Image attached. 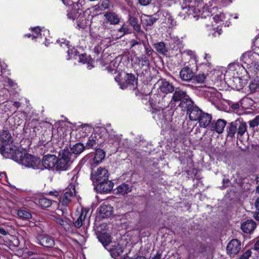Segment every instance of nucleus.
<instances>
[{
  "label": "nucleus",
  "instance_id": "nucleus-1",
  "mask_svg": "<svg viewBox=\"0 0 259 259\" xmlns=\"http://www.w3.org/2000/svg\"><path fill=\"white\" fill-rule=\"evenodd\" d=\"M228 69L234 72V76L229 80L230 86L233 90H241L245 84V81L241 78L242 75L246 72L245 67L239 63H233L229 65Z\"/></svg>",
  "mask_w": 259,
  "mask_h": 259
},
{
  "label": "nucleus",
  "instance_id": "nucleus-2",
  "mask_svg": "<svg viewBox=\"0 0 259 259\" xmlns=\"http://www.w3.org/2000/svg\"><path fill=\"white\" fill-rule=\"evenodd\" d=\"M75 157L68 149L61 150L57 157L56 170L65 171L68 169Z\"/></svg>",
  "mask_w": 259,
  "mask_h": 259
},
{
  "label": "nucleus",
  "instance_id": "nucleus-3",
  "mask_svg": "<svg viewBox=\"0 0 259 259\" xmlns=\"http://www.w3.org/2000/svg\"><path fill=\"white\" fill-rule=\"evenodd\" d=\"M0 151L2 155L6 158H11L20 164L26 153L25 151L17 149L14 145L1 147Z\"/></svg>",
  "mask_w": 259,
  "mask_h": 259
},
{
  "label": "nucleus",
  "instance_id": "nucleus-4",
  "mask_svg": "<svg viewBox=\"0 0 259 259\" xmlns=\"http://www.w3.org/2000/svg\"><path fill=\"white\" fill-rule=\"evenodd\" d=\"M153 104L155 108L158 110H163L167 108L171 102V97L161 94L153 95Z\"/></svg>",
  "mask_w": 259,
  "mask_h": 259
},
{
  "label": "nucleus",
  "instance_id": "nucleus-5",
  "mask_svg": "<svg viewBox=\"0 0 259 259\" xmlns=\"http://www.w3.org/2000/svg\"><path fill=\"white\" fill-rule=\"evenodd\" d=\"M75 196V185L73 182L70 183L66 188L65 192L60 197L59 201L64 206H67Z\"/></svg>",
  "mask_w": 259,
  "mask_h": 259
},
{
  "label": "nucleus",
  "instance_id": "nucleus-6",
  "mask_svg": "<svg viewBox=\"0 0 259 259\" xmlns=\"http://www.w3.org/2000/svg\"><path fill=\"white\" fill-rule=\"evenodd\" d=\"M104 17H105L104 20L101 24V29H107L108 23L111 25L118 24L120 20L119 16L113 12H107L104 14Z\"/></svg>",
  "mask_w": 259,
  "mask_h": 259
},
{
  "label": "nucleus",
  "instance_id": "nucleus-7",
  "mask_svg": "<svg viewBox=\"0 0 259 259\" xmlns=\"http://www.w3.org/2000/svg\"><path fill=\"white\" fill-rule=\"evenodd\" d=\"M91 178L94 183H98L108 179L109 173L106 168L100 167L96 171H92Z\"/></svg>",
  "mask_w": 259,
  "mask_h": 259
},
{
  "label": "nucleus",
  "instance_id": "nucleus-8",
  "mask_svg": "<svg viewBox=\"0 0 259 259\" xmlns=\"http://www.w3.org/2000/svg\"><path fill=\"white\" fill-rule=\"evenodd\" d=\"M40 163L39 158L35 157L33 155L26 153L21 164L28 167H32L34 169L38 168V165Z\"/></svg>",
  "mask_w": 259,
  "mask_h": 259
},
{
  "label": "nucleus",
  "instance_id": "nucleus-9",
  "mask_svg": "<svg viewBox=\"0 0 259 259\" xmlns=\"http://www.w3.org/2000/svg\"><path fill=\"white\" fill-rule=\"evenodd\" d=\"M241 249V242L238 239H232L228 243L226 247L227 252L231 256L237 254Z\"/></svg>",
  "mask_w": 259,
  "mask_h": 259
},
{
  "label": "nucleus",
  "instance_id": "nucleus-10",
  "mask_svg": "<svg viewBox=\"0 0 259 259\" xmlns=\"http://www.w3.org/2000/svg\"><path fill=\"white\" fill-rule=\"evenodd\" d=\"M57 157L55 155L48 154L44 156L42 164L46 168H54L56 170Z\"/></svg>",
  "mask_w": 259,
  "mask_h": 259
},
{
  "label": "nucleus",
  "instance_id": "nucleus-11",
  "mask_svg": "<svg viewBox=\"0 0 259 259\" xmlns=\"http://www.w3.org/2000/svg\"><path fill=\"white\" fill-rule=\"evenodd\" d=\"M124 82H120L119 84L122 89H125L128 85H136L138 83V79L135 75L132 73H127L124 76Z\"/></svg>",
  "mask_w": 259,
  "mask_h": 259
},
{
  "label": "nucleus",
  "instance_id": "nucleus-12",
  "mask_svg": "<svg viewBox=\"0 0 259 259\" xmlns=\"http://www.w3.org/2000/svg\"><path fill=\"white\" fill-rule=\"evenodd\" d=\"M114 184L108 179L97 183V189L101 193H107L113 189Z\"/></svg>",
  "mask_w": 259,
  "mask_h": 259
},
{
  "label": "nucleus",
  "instance_id": "nucleus-13",
  "mask_svg": "<svg viewBox=\"0 0 259 259\" xmlns=\"http://www.w3.org/2000/svg\"><path fill=\"white\" fill-rule=\"evenodd\" d=\"M159 90L162 93L167 94L173 92L175 91V87L171 83L165 79H162L159 85Z\"/></svg>",
  "mask_w": 259,
  "mask_h": 259
},
{
  "label": "nucleus",
  "instance_id": "nucleus-14",
  "mask_svg": "<svg viewBox=\"0 0 259 259\" xmlns=\"http://www.w3.org/2000/svg\"><path fill=\"white\" fill-rule=\"evenodd\" d=\"M135 64L137 65L139 68L142 69L148 68L150 65V61L145 55L142 54L139 57L135 58Z\"/></svg>",
  "mask_w": 259,
  "mask_h": 259
},
{
  "label": "nucleus",
  "instance_id": "nucleus-15",
  "mask_svg": "<svg viewBox=\"0 0 259 259\" xmlns=\"http://www.w3.org/2000/svg\"><path fill=\"white\" fill-rule=\"evenodd\" d=\"M0 140L3 144L2 147L4 146H13L12 137L10 132L7 130L3 131L0 134Z\"/></svg>",
  "mask_w": 259,
  "mask_h": 259
},
{
  "label": "nucleus",
  "instance_id": "nucleus-16",
  "mask_svg": "<svg viewBox=\"0 0 259 259\" xmlns=\"http://www.w3.org/2000/svg\"><path fill=\"white\" fill-rule=\"evenodd\" d=\"M194 76V73L191 68L188 67L183 68L180 72V76L182 80L190 81Z\"/></svg>",
  "mask_w": 259,
  "mask_h": 259
},
{
  "label": "nucleus",
  "instance_id": "nucleus-17",
  "mask_svg": "<svg viewBox=\"0 0 259 259\" xmlns=\"http://www.w3.org/2000/svg\"><path fill=\"white\" fill-rule=\"evenodd\" d=\"M254 53L251 51L247 52L242 55L240 61L247 65L251 66L255 64Z\"/></svg>",
  "mask_w": 259,
  "mask_h": 259
},
{
  "label": "nucleus",
  "instance_id": "nucleus-18",
  "mask_svg": "<svg viewBox=\"0 0 259 259\" xmlns=\"http://www.w3.org/2000/svg\"><path fill=\"white\" fill-rule=\"evenodd\" d=\"M188 112L189 118L192 121L198 120L202 114V110L195 105L189 109Z\"/></svg>",
  "mask_w": 259,
  "mask_h": 259
},
{
  "label": "nucleus",
  "instance_id": "nucleus-19",
  "mask_svg": "<svg viewBox=\"0 0 259 259\" xmlns=\"http://www.w3.org/2000/svg\"><path fill=\"white\" fill-rule=\"evenodd\" d=\"M112 207L108 204H103L99 208V213L101 218L110 217L112 213Z\"/></svg>",
  "mask_w": 259,
  "mask_h": 259
},
{
  "label": "nucleus",
  "instance_id": "nucleus-20",
  "mask_svg": "<svg viewBox=\"0 0 259 259\" xmlns=\"http://www.w3.org/2000/svg\"><path fill=\"white\" fill-rule=\"evenodd\" d=\"M39 244L46 247H53L55 245L53 238L48 235H41L39 239Z\"/></svg>",
  "mask_w": 259,
  "mask_h": 259
},
{
  "label": "nucleus",
  "instance_id": "nucleus-21",
  "mask_svg": "<svg viewBox=\"0 0 259 259\" xmlns=\"http://www.w3.org/2000/svg\"><path fill=\"white\" fill-rule=\"evenodd\" d=\"M188 95L185 91L181 90L180 88H176L175 92L171 98V102H181L184 98L187 97Z\"/></svg>",
  "mask_w": 259,
  "mask_h": 259
},
{
  "label": "nucleus",
  "instance_id": "nucleus-22",
  "mask_svg": "<svg viewBox=\"0 0 259 259\" xmlns=\"http://www.w3.org/2000/svg\"><path fill=\"white\" fill-rule=\"evenodd\" d=\"M226 125V121L225 120L219 119L214 124H211V130L220 134L224 131Z\"/></svg>",
  "mask_w": 259,
  "mask_h": 259
},
{
  "label": "nucleus",
  "instance_id": "nucleus-23",
  "mask_svg": "<svg viewBox=\"0 0 259 259\" xmlns=\"http://www.w3.org/2000/svg\"><path fill=\"white\" fill-rule=\"evenodd\" d=\"M256 227L255 222L252 220H247L241 225V229L246 233H250L254 230Z\"/></svg>",
  "mask_w": 259,
  "mask_h": 259
},
{
  "label": "nucleus",
  "instance_id": "nucleus-24",
  "mask_svg": "<svg viewBox=\"0 0 259 259\" xmlns=\"http://www.w3.org/2000/svg\"><path fill=\"white\" fill-rule=\"evenodd\" d=\"M141 23L144 27L152 26L157 20V19L152 15H142L141 17Z\"/></svg>",
  "mask_w": 259,
  "mask_h": 259
},
{
  "label": "nucleus",
  "instance_id": "nucleus-25",
  "mask_svg": "<svg viewBox=\"0 0 259 259\" xmlns=\"http://www.w3.org/2000/svg\"><path fill=\"white\" fill-rule=\"evenodd\" d=\"M212 119L211 115L208 113H202V115L198 119L201 127H206L210 123Z\"/></svg>",
  "mask_w": 259,
  "mask_h": 259
},
{
  "label": "nucleus",
  "instance_id": "nucleus-26",
  "mask_svg": "<svg viewBox=\"0 0 259 259\" xmlns=\"http://www.w3.org/2000/svg\"><path fill=\"white\" fill-rule=\"evenodd\" d=\"M128 21L130 24L133 26L134 29L139 34H144L146 36V34H145L144 32L141 30V25L138 23V19L130 16L128 19Z\"/></svg>",
  "mask_w": 259,
  "mask_h": 259
},
{
  "label": "nucleus",
  "instance_id": "nucleus-27",
  "mask_svg": "<svg viewBox=\"0 0 259 259\" xmlns=\"http://www.w3.org/2000/svg\"><path fill=\"white\" fill-rule=\"evenodd\" d=\"M194 105V102L191 100L188 95L182 100L179 104V106L183 110H187L188 111L192 108Z\"/></svg>",
  "mask_w": 259,
  "mask_h": 259
},
{
  "label": "nucleus",
  "instance_id": "nucleus-28",
  "mask_svg": "<svg viewBox=\"0 0 259 259\" xmlns=\"http://www.w3.org/2000/svg\"><path fill=\"white\" fill-rule=\"evenodd\" d=\"M109 251L112 257H116L120 256L122 253L123 248L120 245L118 244L116 245L112 246Z\"/></svg>",
  "mask_w": 259,
  "mask_h": 259
},
{
  "label": "nucleus",
  "instance_id": "nucleus-29",
  "mask_svg": "<svg viewBox=\"0 0 259 259\" xmlns=\"http://www.w3.org/2000/svg\"><path fill=\"white\" fill-rule=\"evenodd\" d=\"M236 122H237V124H238L237 134L239 135L240 136H242L246 132L247 124L245 122H243L242 120H240V119L236 120Z\"/></svg>",
  "mask_w": 259,
  "mask_h": 259
},
{
  "label": "nucleus",
  "instance_id": "nucleus-30",
  "mask_svg": "<svg viewBox=\"0 0 259 259\" xmlns=\"http://www.w3.org/2000/svg\"><path fill=\"white\" fill-rule=\"evenodd\" d=\"M32 29L33 32V34H32V39L41 37L42 34L45 35V34H48L49 33L48 30L45 29L42 30L39 27H36Z\"/></svg>",
  "mask_w": 259,
  "mask_h": 259
},
{
  "label": "nucleus",
  "instance_id": "nucleus-31",
  "mask_svg": "<svg viewBox=\"0 0 259 259\" xmlns=\"http://www.w3.org/2000/svg\"><path fill=\"white\" fill-rule=\"evenodd\" d=\"M105 156V152L101 149H98L96 150L95 155L94 158V161L96 163H99L104 159Z\"/></svg>",
  "mask_w": 259,
  "mask_h": 259
},
{
  "label": "nucleus",
  "instance_id": "nucleus-32",
  "mask_svg": "<svg viewBox=\"0 0 259 259\" xmlns=\"http://www.w3.org/2000/svg\"><path fill=\"white\" fill-rule=\"evenodd\" d=\"M154 48L156 51L161 55H165L167 53L165 43L162 41L154 44Z\"/></svg>",
  "mask_w": 259,
  "mask_h": 259
},
{
  "label": "nucleus",
  "instance_id": "nucleus-33",
  "mask_svg": "<svg viewBox=\"0 0 259 259\" xmlns=\"http://www.w3.org/2000/svg\"><path fill=\"white\" fill-rule=\"evenodd\" d=\"M84 146L81 143H77L71 148V151L73 155L75 156V154H79L84 149Z\"/></svg>",
  "mask_w": 259,
  "mask_h": 259
},
{
  "label": "nucleus",
  "instance_id": "nucleus-34",
  "mask_svg": "<svg viewBox=\"0 0 259 259\" xmlns=\"http://www.w3.org/2000/svg\"><path fill=\"white\" fill-rule=\"evenodd\" d=\"M98 239L104 247L108 245L111 241L110 236L105 234L100 235L98 236Z\"/></svg>",
  "mask_w": 259,
  "mask_h": 259
},
{
  "label": "nucleus",
  "instance_id": "nucleus-35",
  "mask_svg": "<svg viewBox=\"0 0 259 259\" xmlns=\"http://www.w3.org/2000/svg\"><path fill=\"white\" fill-rule=\"evenodd\" d=\"M131 191V187L128 184L125 183L122 184L117 187V192L122 195L127 194Z\"/></svg>",
  "mask_w": 259,
  "mask_h": 259
},
{
  "label": "nucleus",
  "instance_id": "nucleus-36",
  "mask_svg": "<svg viewBox=\"0 0 259 259\" xmlns=\"http://www.w3.org/2000/svg\"><path fill=\"white\" fill-rule=\"evenodd\" d=\"M87 211L82 210L78 218L74 222V225L78 228H80L82 225V222L85 220Z\"/></svg>",
  "mask_w": 259,
  "mask_h": 259
},
{
  "label": "nucleus",
  "instance_id": "nucleus-37",
  "mask_svg": "<svg viewBox=\"0 0 259 259\" xmlns=\"http://www.w3.org/2000/svg\"><path fill=\"white\" fill-rule=\"evenodd\" d=\"M237 123L236 120L230 123L228 131V135L229 137H233L234 136L237 130L238 124Z\"/></svg>",
  "mask_w": 259,
  "mask_h": 259
},
{
  "label": "nucleus",
  "instance_id": "nucleus-38",
  "mask_svg": "<svg viewBox=\"0 0 259 259\" xmlns=\"http://www.w3.org/2000/svg\"><path fill=\"white\" fill-rule=\"evenodd\" d=\"M88 21L83 15H80L77 19V25L79 28L84 29L87 26Z\"/></svg>",
  "mask_w": 259,
  "mask_h": 259
},
{
  "label": "nucleus",
  "instance_id": "nucleus-39",
  "mask_svg": "<svg viewBox=\"0 0 259 259\" xmlns=\"http://www.w3.org/2000/svg\"><path fill=\"white\" fill-rule=\"evenodd\" d=\"M79 61L80 62H82L83 64L87 63L88 64V68L89 69H91L92 67H93V66H92L90 64V60H91L89 56H87L86 55L81 54V55H79Z\"/></svg>",
  "mask_w": 259,
  "mask_h": 259
},
{
  "label": "nucleus",
  "instance_id": "nucleus-40",
  "mask_svg": "<svg viewBox=\"0 0 259 259\" xmlns=\"http://www.w3.org/2000/svg\"><path fill=\"white\" fill-rule=\"evenodd\" d=\"M38 203L42 207L48 208L51 205L52 200L46 198H41L39 199Z\"/></svg>",
  "mask_w": 259,
  "mask_h": 259
},
{
  "label": "nucleus",
  "instance_id": "nucleus-41",
  "mask_svg": "<svg viewBox=\"0 0 259 259\" xmlns=\"http://www.w3.org/2000/svg\"><path fill=\"white\" fill-rule=\"evenodd\" d=\"M55 221L57 224L61 225L65 230H69L70 229V226L66 221L59 217L56 218Z\"/></svg>",
  "mask_w": 259,
  "mask_h": 259
},
{
  "label": "nucleus",
  "instance_id": "nucleus-42",
  "mask_svg": "<svg viewBox=\"0 0 259 259\" xmlns=\"http://www.w3.org/2000/svg\"><path fill=\"white\" fill-rule=\"evenodd\" d=\"M17 214L18 217L22 219H29L31 218V214L24 210H20L18 211Z\"/></svg>",
  "mask_w": 259,
  "mask_h": 259
},
{
  "label": "nucleus",
  "instance_id": "nucleus-43",
  "mask_svg": "<svg viewBox=\"0 0 259 259\" xmlns=\"http://www.w3.org/2000/svg\"><path fill=\"white\" fill-rule=\"evenodd\" d=\"M259 88V81L257 80H253L250 82L249 88L251 92H254Z\"/></svg>",
  "mask_w": 259,
  "mask_h": 259
},
{
  "label": "nucleus",
  "instance_id": "nucleus-44",
  "mask_svg": "<svg viewBox=\"0 0 259 259\" xmlns=\"http://www.w3.org/2000/svg\"><path fill=\"white\" fill-rule=\"evenodd\" d=\"M97 144L96 139L94 137H91L89 138L86 147L88 149L92 148Z\"/></svg>",
  "mask_w": 259,
  "mask_h": 259
},
{
  "label": "nucleus",
  "instance_id": "nucleus-45",
  "mask_svg": "<svg viewBox=\"0 0 259 259\" xmlns=\"http://www.w3.org/2000/svg\"><path fill=\"white\" fill-rule=\"evenodd\" d=\"M143 45L144 46L145 49V55L148 57H150L152 55L153 50L151 47L148 45L146 44L145 42H143Z\"/></svg>",
  "mask_w": 259,
  "mask_h": 259
},
{
  "label": "nucleus",
  "instance_id": "nucleus-46",
  "mask_svg": "<svg viewBox=\"0 0 259 259\" xmlns=\"http://www.w3.org/2000/svg\"><path fill=\"white\" fill-rule=\"evenodd\" d=\"M118 31L122 33L121 36L131 33L128 26L125 24H123L122 26L118 29Z\"/></svg>",
  "mask_w": 259,
  "mask_h": 259
},
{
  "label": "nucleus",
  "instance_id": "nucleus-47",
  "mask_svg": "<svg viewBox=\"0 0 259 259\" xmlns=\"http://www.w3.org/2000/svg\"><path fill=\"white\" fill-rule=\"evenodd\" d=\"M250 127L253 128L259 125V115L256 116L253 120L249 121Z\"/></svg>",
  "mask_w": 259,
  "mask_h": 259
},
{
  "label": "nucleus",
  "instance_id": "nucleus-48",
  "mask_svg": "<svg viewBox=\"0 0 259 259\" xmlns=\"http://www.w3.org/2000/svg\"><path fill=\"white\" fill-rule=\"evenodd\" d=\"M225 18V15L224 13H220L219 14L215 15L213 19L215 21L216 23H219L221 21H223Z\"/></svg>",
  "mask_w": 259,
  "mask_h": 259
},
{
  "label": "nucleus",
  "instance_id": "nucleus-49",
  "mask_svg": "<svg viewBox=\"0 0 259 259\" xmlns=\"http://www.w3.org/2000/svg\"><path fill=\"white\" fill-rule=\"evenodd\" d=\"M195 79L197 82L202 83L205 79V75L204 74H200L196 76Z\"/></svg>",
  "mask_w": 259,
  "mask_h": 259
},
{
  "label": "nucleus",
  "instance_id": "nucleus-50",
  "mask_svg": "<svg viewBox=\"0 0 259 259\" xmlns=\"http://www.w3.org/2000/svg\"><path fill=\"white\" fill-rule=\"evenodd\" d=\"M130 49H132L136 46H141V42L135 39H132L130 42Z\"/></svg>",
  "mask_w": 259,
  "mask_h": 259
},
{
  "label": "nucleus",
  "instance_id": "nucleus-51",
  "mask_svg": "<svg viewBox=\"0 0 259 259\" xmlns=\"http://www.w3.org/2000/svg\"><path fill=\"white\" fill-rule=\"evenodd\" d=\"M251 255V251L250 249L244 252L239 259H248Z\"/></svg>",
  "mask_w": 259,
  "mask_h": 259
},
{
  "label": "nucleus",
  "instance_id": "nucleus-52",
  "mask_svg": "<svg viewBox=\"0 0 259 259\" xmlns=\"http://www.w3.org/2000/svg\"><path fill=\"white\" fill-rule=\"evenodd\" d=\"M7 82L9 85L13 89H15L17 88V84L14 81L9 78L7 79Z\"/></svg>",
  "mask_w": 259,
  "mask_h": 259
},
{
  "label": "nucleus",
  "instance_id": "nucleus-53",
  "mask_svg": "<svg viewBox=\"0 0 259 259\" xmlns=\"http://www.w3.org/2000/svg\"><path fill=\"white\" fill-rule=\"evenodd\" d=\"M204 92L205 95H206L207 96H209V95H210V97L214 96L215 94V91L212 89H208L205 90Z\"/></svg>",
  "mask_w": 259,
  "mask_h": 259
},
{
  "label": "nucleus",
  "instance_id": "nucleus-54",
  "mask_svg": "<svg viewBox=\"0 0 259 259\" xmlns=\"http://www.w3.org/2000/svg\"><path fill=\"white\" fill-rule=\"evenodd\" d=\"M151 0H139V3L142 6H147L149 4Z\"/></svg>",
  "mask_w": 259,
  "mask_h": 259
},
{
  "label": "nucleus",
  "instance_id": "nucleus-55",
  "mask_svg": "<svg viewBox=\"0 0 259 259\" xmlns=\"http://www.w3.org/2000/svg\"><path fill=\"white\" fill-rule=\"evenodd\" d=\"M0 234L2 235L6 236L9 234V232L3 227H0Z\"/></svg>",
  "mask_w": 259,
  "mask_h": 259
},
{
  "label": "nucleus",
  "instance_id": "nucleus-56",
  "mask_svg": "<svg viewBox=\"0 0 259 259\" xmlns=\"http://www.w3.org/2000/svg\"><path fill=\"white\" fill-rule=\"evenodd\" d=\"M257 191L259 192V186L257 187ZM255 206L256 208L259 210V197L256 199L255 203Z\"/></svg>",
  "mask_w": 259,
  "mask_h": 259
},
{
  "label": "nucleus",
  "instance_id": "nucleus-57",
  "mask_svg": "<svg viewBox=\"0 0 259 259\" xmlns=\"http://www.w3.org/2000/svg\"><path fill=\"white\" fill-rule=\"evenodd\" d=\"M231 107L233 109H238L239 108V104L238 103H235L232 104Z\"/></svg>",
  "mask_w": 259,
  "mask_h": 259
},
{
  "label": "nucleus",
  "instance_id": "nucleus-58",
  "mask_svg": "<svg viewBox=\"0 0 259 259\" xmlns=\"http://www.w3.org/2000/svg\"><path fill=\"white\" fill-rule=\"evenodd\" d=\"M81 126L82 128H85V130L88 129L89 131H90L92 129L91 126L87 124H82L81 125Z\"/></svg>",
  "mask_w": 259,
  "mask_h": 259
},
{
  "label": "nucleus",
  "instance_id": "nucleus-59",
  "mask_svg": "<svg viewBox=\"0 0 259 259\" xmlns=\"http://www.w3.org/2000/svg\"><path fill=\"white\" fill-rule=\"evenodd\" d=\"M123 259H146V258L143 256H139L136 257L135 258H133L132 257L127 256V257H124Z\"/></svg>",
  "mask_w": 259,
  "mask_h": 259
},
{
  "label": "nucleus",
  "instance_id": "nucleus-60",
  "mask_svg": "<svg viewBox=\"0 0 259 259\" xmlns=\"http://www.w3.org/2000/svg\"><path fill=\"white\" fill-rule=\"evenodd\" d=\"M161 257V254L157 252L155 255H154L151 259H160Z\"/></svg>",
  "mask_w": 259,
  "mask_h": 259
},
{
  "label": "nucleus",
  "instance_id": "nucleus-61",
  "mask_svg": "<svg viewBox=\"0 0 259 259\" xmlns=\"http://www.w3.org/2000/svg\"><path fill=\"white\" fill-rule=\"evenodd\" d=\"M21 105V104L19 102H14L13 103V106L17 109Z\"/></svg>",
  "mask_w": 259,
  "mask_h": 259
},
{
  "label": "nucleus",
  "instance_id": "nucleus-62",
  "mask_svg": "<svg viewBox=\"0 0 259 259\" xmlns=\"http://www.w3.org/2000/svg\"><path fill=\"white\" fill-rule=\"evenodd\" d=\"M254 249L255 250H259V240L255 243L254 245Z\"/></svg>",
  "mask_w": 259,
  "mask_h": 259
},
{
  "label": "nucleus",
  "instance_id": "nucleus-63",
  "mask_svg": "<svg viewBox=\"0 0 259 259\" xmlns=\"http://www.w3.org/2000/svg\"><path fill=\"white\" fill-rule=\"evenodd\" d=\"M222 33V29H220L219 30H217V31L214 32L213 35L214 36H216L217 35H220Z\"/></svg>",
  "mask_w": 259,
  "mask_h": 259
},
{
  "label": "nucleus",
  "instance_id": "nucleus-64",
  "mask_svg": "<svg viewBox=\"0 0 259 259\" xmlns=\"http://www.w3.org/2000/svg\"><path fill=\"white\" fill-rule=\"evenodd\" d=\"M67 17L69 19L74 20L75 18L73 16L72 13H68Z\"/></svg>",
  "mask_w": 259,
  "mask_h": 259
}]
</instances>
